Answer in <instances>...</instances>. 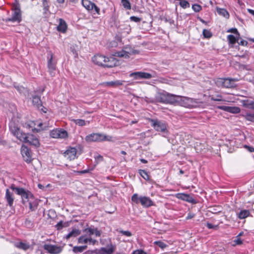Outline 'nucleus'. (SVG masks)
<instances>
[{"label":"nucleus","mask_w":254,"mask_h":254,"mask_svg":"<svg viewBox=\"0 0 254 254\" xmlns=\"http://www.w3.org/2000/svg\"><path fill=\"white\" fill-rule=\"evenodd\" d=\"M185 101L188 102V108H192L196 106V104L198 103L196 99L190 98L189 97H185Z\"/></svg>","instance_id":"cd10ccee"},{"label":"nucleus","mask_w":254,"mask_h":254,"mask_svg":"<svg viewBox=\"0 0 254 254\" xmlns=\"http://www.w3.org/2000/svg\"><path fill=\"white\" fill-rule=\"evenodd\" d=\"M247 11H248V12L249 13H250L251 14H252V15H253L254 16V10L248 8L247 9Z\"/></svg>","instance_id":"0e129e2a"},{"label":"nucleus","mask_w":254,"mask_h":254,"mask_svg":"<svg viewBox=\"0 0 254 254\" xmlns=\"http://www.w3.org/2000/svg\"><path fill=\"white\" fill-rule=\"evenodd\" d=\"M233 243H234V245H241L243 243V240H242L241 238L236 237L235 239L233 241Z\"/></svg>","instance_id":"09e8293b"},{"label":"nucleus","mask_w":254,"mask_h":254,"mask_svg":"<svg viewBox=\"0 0 254 254\" xmlns=\"http://www.w3.org/2000/svg\"><path fill=\"white\" fill-rule=\"evenodd\" d=\"M228 32H233L235 34H239L238 31L236 28H231L228 31Z\"/></svg>","instance_id":"e2e57ef3"},{"label":"nucleus","mask_w":254,"mask_h":254,"mask_svg":"<svg viewBox=\"0 0 254 254\" xmlns=\"http://www.w3.org/2000/svg\"><path fill=\"white\" fill-rule=\"evenodd\" d=\"M14 246L18 249H21L24 251H27V250L32 248L31 245H30L28 243H23L22 242L15 243L14 244Z\"/></svg>","instance_id":"a878e982"},{"label":"nucleus","mask_w":254,"mask_h":254,"mask_svg":"<svg viewBox=\"0 0 254 254\" xmlns=\"http://www.w3.org/2000/svg\"><path fill=\"white\" fill-rule=\"evenodd\" d=\"M48 67L49 69V71L52 76H53V72L54 71L56 70V63L54 61V55L51 52H50L48 54Z\"/></svg>","instance_id":"ddd939ff"},{"label":"nucleus","mask_w":254,"mask_h":254,"mask_svg":"<svg viewBox=\"0 0 254 254\" xmlns=\"http://www.w3.org/2000/svg\"><path fill=\"white\" fill-rule=\"evenodd\" d=\"M227 39L229 42L232 44H234L236 42H237L238 39H236V38L233 35H229L227 36Z\"/></svg>","instance_id":"79ce46f5"},{"label":"nucleus","mask_w":254,"mask_h":254,"mask_svg":"<svg viewBox=\"0 0 254 254\" xmlns=\"http://www.w3.org/2000/svg\"><path fill=\"white\" fill-rule=\"evenodd\" d=\"M138 171L139 174L144 179L146 180H148L149 179V176L146 171L144 170H139Z\"/></svg>","instance_id":"ea45409f"},{"label":"nucleus","mask_w":254,"mask_h":254,"mask_svg":"<svg viewBox=\"0 0 254 254\" xmlns=\"http://www.w3.org/2000/svg\"><path fill=\"white\" fill-rule=\"evenodd\" d=\"M250 215V212L248 210H242L237 214L238 217L240 219H245Z\"/></svg>","instance_id":"c85d7f7f"},{"label":"nucleus","mask_w":254,"mask_h":254,"mask_svg":"<svg viewBox=\"0 0 254 254\" xmlns=\"http://www.w3.org/2000/svg\"><path fill=\"white\" fill-rule=\"evenodd\" d=\"M32 102L34 105L36 106L37 107H39V106L41 105V99L39 96H34L33 97Z\"/></svg>","instance_id":"c9c22d12"},{"label":"nucleus","mask_w":254,"mask_h":254,"mask_svg":"<svg viewBox=\"0 0 254 254\" xmlns=\"http://www.w3.org/2000/svg\"><path fill=\"white\" fill-rule=\"evenodd\" d=\"M93 62L98 65L104 67H112L117 65V61L113 57H106L101 55H95L92 58Z\"/></svg>","instance_id":"7ed1b4c3"},{"label":"nucleus","mask_w":254,"mask_h":254,"mask_svg":"<svg viewBox=\"0 0 254 254\" xmlns=\"http://www.w3.org/2000/svg\"><path fill=\"white\" fill-rule=\"evenodd\" d=\"M50 135L52 138L58 139H66L68 136L67 132L62 128L53 129L50 131Z\"/></svg>","instance_id":"6e6552de"},{"label":"nucleus","mask_w":254,"mask_h":254,"mask_svg":"<svg viewBox=\"0 0 254 254\" xmlns=\"http://www.w3.org/2000/svg\"><path fill=\"white\" fill-rule=\"evenodd\" d=\"M43 6L44 7V9L45 10H48L49 6L48 5V2H47V0H43Z\"/></svg>","instance_id":"bf43d9fd"},{"label":"nucleus","mask_w":254,"mask_h":254,"mask_svg":"<svg viewBox=\"0 0 254 254\" xmlns=\"http://www.w3.org/2000/svg\"><path fill=\"white\" fill-rule=\"evenodd\" d=\"M241 103L244 107L254 110V100L244 99L241 100Z\"/></svg>","instance_id":"b1692460"},{"label":"nucleus","mask_w":254,"mask_h":254,"mask_svg":"<svg viewBox=\"0 0 254 254\" xmlns=\"http://www.w3.org/2000/svg\"><path fill=\"white\" fill-rule=\"evenodd\" d=\"M237 43L241 45L242 46H247L248 44V42L244 40H241L240 42H239L238 40H237Z\"/></svg>","instance_id":"13d9d810"},{"label":"nucleus","mask_w":254,"mask_h":254,"mask_svg":"<svg viewBox=\"0 0 254 254\" xmlns=\"http://www.w3.org/2000/svg\"><path fill=\"white\" fill-rule=\"evenodd\" d=\"M80 234V231L78 229H74L65 236L66 239H69L70 237H75Z\"/></svg>","instance_id":"c756f323"},{"label":"nucleus","mask_w":254,"mask_h":254,"mask_svg":"<svg viewBox=\"0 0 254 254\" xmlns=\"http://www.w3.org/2000/svg\"><path fill=\"white\" fill-rule=\"evenodd\" d=\"M71 50L73 54L75 55V56H77V53L75 50L72 49L71 48Z\"/></svg>","instance_id":"338daca9"},{"label":"nucleus","mask_w":254,"mask_h":254,"mask_svg":"<svg viewBox=\"0 0 254 254\" xmlns=\"http://www.w3.org/2000/svg\"><path fill=\"white\" fill-rule=\"evenodd\" d=\"M25 143H28L36 147H39L40 145L38 137L32 134H28Z\"/></svg>","instance_id":"2eb2a0df"},{"label":"nucleus","mask_w":254,"mask_h":254,"mask_svg":"<svg viewBox=\"0 0 254 254\" xmlns=\"http://www.w3.org/2000/svg\"><path fill=\"white\" fill-rule=\"evenodd\" d=\"M43 248L50 254H59L63 250V247L51 244H45Z\"/></svg>","instance_id":"9b49d317"},{"label":"nucleus","mask_w":254,"mask_h":254,"mask_svg":"<svg viewBox=\"0 0 254 254\" xmlns=\"http://www.w3.org/2000/svg\"><path fill=\"white\" fill-rule=\"evenodd\" d=\"M87 249V245H83V246H74L73 247L72 252L75 254H77L78 253H82L84 250H86Z\"/></svg>","instance_id":"7c9ffc66"},{"label":"nucleus","mask_w":254,"mask_h":254,"mask_svg":"<svg viewBox=\"0 0 254 254\" xmlns=\"http://www.w3.org/2000/svg\"><path fill=\"white\" fill-rule=\"evenodd\" d=\"M105 85L108 86L116 87L123 85V81L117 80L115 81H110L105 83Z\"/></svg>","instance_id":"2f4dec72"},{"label":"nucleus","mask_w":254,"mask_h":254,"mask_svg":"<svg viewBox=\"0 0 254 254\" xmlns=\"http://www.w3.org/2000/svg\"><path fill=\"white\" fill-rule=\"evenodd\" d=\"M122 5L126 9L129 10L131 9L130 3L128 0H121Z\"/></svg>","instance_id":"4c0bfd02"},{"label":"nucleus","mask_w":254,"mask_h":254,"mask_svg":"<svg viewBox=\"0 0 254 254\" xmlns=\"http://www.w3.org/2000/svg\"><path fill=\"white\" fill-rule=\"evenodd\" d=\"M141 196H138V194L134 193L131 196V201L135 204L140 203Z\"/></svg>","instance_id":"72a5a7b5"},{"label":"nucleus","mask_w":254,"mask_h":254,"mask_svg":"<svg viewBox=\"0 0 254 254\" xmlns=\"http://www.w3.org/2000/svg\"><path fill=\"white\" fill-rule=\"evenodd\" d=\"M179 97L181 98V99L180 100H179L178 102H177L176 104H180L181 105L188 108V102L187 101H185V97H183L181 96H179Z\"/></svg>","instance_id":"a19ab883"},{"label":"nucleus","mask_w":254,"mask_h":254,"mask_svg":"<svg viewBox=\"0 0 254 254\" xmlns=\"http://www.w3.org/2000/svg\"><path fill=\"white\" fill-rule=\"evenodd\" d=\"M77 243L80 244H87V236L86 235L80 236L77 240Z\"/></svg>","instance_id":"473e14b6"},{"label":"nucleus","mask_w":254,"mask_h":254,"mask_svg":"<svg viewBox=\"0 0 254 254\" xmlns=\"http://www.w3.org/2000/svg\"><path fill=\"white\" fill-rule=\"evenodd\" d=\"M176 197L181 200L186 201L187 202L195 204L196 203V200L190 194L179 193L176 194Z\"/></svg>","instance_id":"a211bd4d"},{"label":"nucleus","mask_w":254,"mask_h":254,"mask_svg":"<svg viewBox=\"0 0 254 254\" xmlns=\"http://www.w3.org/2000/svg\"><path fill=\"white\" fill-rule=\"evenodd\" d=\"M202 33L205 38H209L212 36V33L207 29H204Z\"/></svg>","instance_id":"8fccbe9b"},{"label":"nucleus","mask_w":254,"mask_h":254,"mask_svg":"<svg viewBox=\"0 0 254 254\" xmlns=\"http://www.w3.org/2000/svg\"><path fill=\"white\" fill-rule=\"evenodd\" d=\"M82 5L88 11L93 14H100V9L94 2L90 0H82Z\"/></svg>","instance_id":"39448f33"},{"label":"nucleus","mask_w":254,"mask_h":254,"mask_svg":"<svg viewBox=\"0 0 254 254\" xmlns=\"http://www.w3.org/2000/svg\"><path fill=\"white\" fill-rule=\"evenodd\" d=\"M219 109H221L222 110H224L225 111L231 113H234L237 114L239 113L240 112V109L239 107H229V106H218V107Z\"/></svg>","instance_id":"4be33fe9"},{"label":"nucleus","mask_w":254,"mask_h":254,"mask_svg":"<svg viewBox=\"0 0 254 254\" xmlns=\"http://www.w3.org/2000/svg\"><path fill=\"white\" fill-rule=\"evenodd\" d=\"M74 122L75 124L77 125H78L79 126H84L86 125L87 124H89V122L88 121L86 122L84 120H81V119H76L74 120Z\"/></svg>","instance_id":"e433bc0d"},{"label":"nucleus","mask_w":254,"mask_h":254,"mask_svg":"<svg viewBox=\"0 0 254 254\" xmlns=\"http://www.w3.org/2000/svg\"><path fill=\"white\" fill-rule=\"evenodd\" d=\"M243 117L247 121L254 122V113H247Z\"/></svg>","instance_id":"58836bf2"},{"label":"nucleus","mask_w":254,"mask_h":254,"mask_svg":"<svg viewBox=\"0 0 254 254\" xmlns=\"http://www.w3.org/2000/svg\"><path fill=\"white\" fill-rule=\"evenodd\" d=\"M239 81L236 78H219L217 81L218 85L225 88H233L236 86L235 82Z\"/></svg>","instance_id":"423d86ee"},{"label":"nucleus","mask_w":254,"mask_h":254,"mask_svg":"<svg viewBox=\"0 0 254 254\" xmlns=\"http://www.w3.org/2000/svg\"><path fill=\"white\" fill-rule=\"evenodd\" d=\"M151 123L154 129L157 131H160L164 133L167 132V126L165 123L157 120H151Z\"/></svg>","instance_id":"1a4fd4ad"},{"label":"nucleus","mask_w":254,"mask_h":254,"mask_svg":"<svg viewBox=\"0 0 254 254\" xmlns=\"http://www.w3.org/2000/svg\"><path fill=\"white\" fill-rule=\"evenodd\" d=\"M130 20L131 21L135 22H139L141 20V18L134 16H132L130 17Z\"/></svg>","instance_id":"864d4df0"},{"label":"nucleus","mask_w":254,"mask_h":254,"mask_svg":"<svg viewBox=\"0 0 254 254\" xmlns=\"http://www.w3.org/2000/svg\"><path fill=\"white\" fill-rule=\"evenodd\" d=\"M116 249V246L111 244L108 245L107 248H101L99 251L98 254H112Z\"/></svg>","instance_id":"aec40b11"},{"label":"nucleus","mask_w":254,"mask_h":254,"mask_svg":"<svg viewBox=\"0 0 254 254\" xmlns=\"http://www.w3.org/2000/svg\"><path fill=\"white\" fill-rule=\"evenodd\" d=\"M98 250L95 249L94 250H88L86 251L83 254H98Z\"/></svg>","instance_id":"5fc2aeb1"},{"label":"nucleus","mask_w":254,"mask_h":254,"mask_svg":"<svg viewBox=\"0 0 254 254\" xmlns=\"http://www.w3.org/2000/svg\"><path fill=\"white\" fill-rule=\"evenodd\" d=\"M216 11L219 15L224 17L226 19L229 18V13L226 9L216 7Z\"/></svg>","instance_id":"bb28decb"},{"label":"nucleus","mask_w":254,"mask_h":254,"mask_svg":"<svg viewBox=\"0 0 254 254\" xmlns=\"http://www.w3.org/2000/svg\"><path fill=\"white\" fill-rule=\"evenodd\" d=\"M10 189L21 196L23 204L29 202V209L31 211H34L37 208L38 202L35 199L33 194L30 191L22 188L16 187L14 185L10 186Z\"/></svg>","instance_id":"f257e3e1"},{"label":"nucleus","mask_w":254,"mask_h":254,"mask_svg":"<svg viewBox=\"0 0 254 254\" xmlns=\"http://www.w3.org/2000/svg\"><path fill=\"white\" fill-rule=\"evenodd\" d=\"M102 133H94L87 135L85 139L87 142H100L101 141Z\"/></svg>","instance_id":"f3484780"},{"label":"nucleus","mask_w":254,"mask_h":254,"mask_svg":"<svg viewBox=\"0 0 254 254\" xmlns=\"http://www.w3.org/2000/svg\"><path fill=\"white\" fill-rule=\"evenodd\" d=\"M5 198L9 206L13 205L14 197L13 193L10 192L8 189L6 190Z\"/></svg>","instance_id":"393cba45"},{"label":"nucleus","mask_w":254,"mask_h":254,"mask_svg":"<svg viewBox=\"0 0 254 254\" xmlns=\"http://www.w3.org/2000/svg\"><path fill=\"white\" fill-rule=\"evenodd\" d=\"M244 235L243 232H241L237 236V237H240Z\"/></svg>","instance_id":"774afa93"},{"label":"nucleus","mask_w":254,"mask_h":254,"mask_svg":"<svg viewBox=\"0 0 254 254\" xmlns=\"http://www.w3.org/2000/svg\"><path fill=\"white\" fill-rule=\"evenodd\" d=\"M97 241L95 239H92L91 236H87V243L95 245Z\"/></svg>","instance_id":"3c124183"},{"label":"nucleus","mask_w":254,"mask_h":254,"mask_svg":"<svg viewBox=\"0 0 254 254\" xmlns=\"http://www.w3.org/2000/svg\"><path fill=\"white\" fill-rule=\"evenodd\" d=\"M206 226L208 229H216L218 227L217 226L214 225L210 223H207Z\"/></svg>","instance_id":"6e6d98bb"},{"label":"nucleus","mask_w":254,"mask_h":254,"mask_svg":"<svg viewBox=\"0 0 254 254\" xmlns=\"http://www.w3.org/2000/svg\"><path fill=\"white\" fill-rule=\"evenodd\" d=\"M12 13L11 17L6 19V21L16 22L19 23L22 20L20 6L18 3H15L12 7Z\"/></svg>","instance_id":"20e7f679"},{"label":"nucleus","mask_w":254,"mask_h":254,"mask_svg":"<svg viewBox=\"0 0 254 254\" xmlns=\"http://www.w3.org/2000/svg\"><path fill=\"white\" fill-rule=\"evenodd\" d=\"M63 223L62 221H60L56 225V227L58 230L62 229L63 228Z\"/></svg>","instance_id":"4d7b16f0"},{"label":"nucleus","mask_w":254,"mask_h":254,"mask_svg":"<svg viewBox=\"0 0 254 254\" xmlns=\"http://www.w3.org/2000/svg\"><path fill=\"white\" fill-rule=\"evenodd\" d=\"M21 153L24 160L28 163H30L32 160L31 152L26 146L22 145L21 148Z\"/></svg>","instance_id":"f8f14e48"},{"label":"nucleus","mask_w":254,"mask_h":254,"mask_svg":"<svg viewBox=\"0 0 254 254\" xmlns=\"http://www.w3.org/2000/svg\"><path fill=\"white\" fill-rule=\"evenodd\" d=\"M83 232L87 236H91V235L95 234L96 237H100L101 235V231L98 230L97 228H94L91 227L85 229L83 230Z\"/></svg>","instance_id":"6ab92c4d"},{"label":"nucleus","mask_w":254,"mask_h":254,"mask_svg":"<svg viewBox=\"0 0 254 254\" xmlns=\"http://www.w3.org/2000/svg\"><path fill=\"white\" fill-rule=\"evenodd\" d=\"M112 139H113V137L112 136L107 135H105V134L102 133L101 141H113Z\"/></svg>","instance_id":"a18cd8bd"},{"label":"nucleus","mask_w":254,"mask_h":254,"mask_svg":"<svg viewBox=\"0 0 254 254\" xmlns=\"http://www.w3.org/2000/svg\"><path fill=\"white\" fill-rule=\"evenodd\" d=\"M77 150L74 147H69L64 153V155L69 160H74L76 158Z\"/></svg>","instance_id":"dca6fc26"},{"label":"nucleus","mask_w":254,"mask_h":254,"mask_svg":"<svg viewBox=\"0 0 254 254\" xmlns=\"http://www.w3.org/2000/svg\"><path fill=\"white\" fill-rule=\"evenodd\" d=\"M140 161L142 163H147V161L144 159H140Z\"/></svg>","instance_id":"69168bd1"},{"label":"nucleus","mask_w":254,"mask_h":254,"mask_svg":"<svg viewBox=\"0 0 254 254\" xmlns=\"http://www.w3.org/2000/svg\"><path fill=\"white\" fill-rule=\"evenodd\" d=\"M179 4H180V6L183 8H184V9L187 8H189V7H190V3L188 1H187L186 0L180 1Z\"/></svg>","instance_id":"37998d69"},{"label":"nucleus","mask_w":254,"mask_h":254,"mask_svg":"<svg viewBox=\"0 0 254 254\" xmlns=\"http://www.w3.org/2000/svg\"><path fill=\"white\" fill-rule=\"evenodd\" d=\"M118 232L121 233L122 235L126 236L127 237H131L132 236L131 233L129 231H124L122 230H117Z\"/></svg>","instance_id":"de8ad7c7"},{"label":"nucleus","mask_w":254,"mask_h":254,"mask_svg":"<svg viewBox=\"0 0 254 254\" xmlns=\"http://www.w3.org/2000/svg\"><path fill=\"white\" fill-rule=\"evenodd\" d=\"M154 244L158 246L160 248L164 249V248H166L167 245L165 244L164 242L158 241H155L154 242Z\"/></svg>","instance_id":"49530a36"},{"label":"nucleus","mask_w":254,"mask_h":254,"mask_svg":"<svg viewBox=\"0 0 254 254\" xmlns=\"http://www.w3.org/2000/svg\"><path fill=\"white\" fill-rule=\"evenodd\" d=\"M141 202L140 204L144 207H149L151 206L154 205V203L153 201L149 197L147 196H141V198L140 199Z\"/></svg>","instance_id":"412c9836"},{"label":"nucleus","mask_w":254,"mask_h":254,"mask_svg":"<svg viewBox=\"0 0 254 254\" xmlns=\"http://www.w3.org/2000/svg\"><path fill=\"white\" fill-rule=\"evenodd\" d=\"M11 131L13 134L20 141L25 142L28 134L22 132L19 128L14 127L11 128Z\"/></svg>","instance_id":"4468645a"},{"label":"nucleus","mask_w":254,"mask_h":254,"mask_svg":"<svg viewBox=\"0 0 254 254\" xmlns=\"http://www.w3.org/2000/svg\"><path fill=\"white\" fill-rule=\"evenodd\" d=\"M194 214L190 213L188 214V216L186 217V219L187 220L190 219L192 218L193 217H194Z\"/></svg>","instance_id":"052dcab7"},{"label":"nucleus","mask_w":254,"mask_h":254,"mask_svg":"<svg viewBox=\"0 0 254 254\" xmlns=\"http://www.w3.org/2000/svg\"><path fill=\"white\" fill-rule=\"evenodd\" d=\"M59 32L64 33L67 29V25L64 20L62 18L59 19V23L57 27Z\"/></svg>","instance_id":"5701e85b"},{"label":"nucleus","mask_w":254,"mask_h":254,"mask_svg":"<svg viewBox=\"0 0 254 254\" xmlns=\"http://www.w3.org/2000/svg\"><path fill=\"white\" fill-rule=\"evenodd\" d=\"M245 148H248V150L250 152H254V148L253 147L249 146L247 145L245 146Z\"/></svg>","instance_id":"680f3d73"},{"label":"nucleus","mask_w":254,"mask_h":254,"mask_svg":"<svg viewBox=\"0 0 254 254\" xmlns=\"http://www.w3.org/2000/svg\"><path fill=\"white\" fill-rule=\"evenodd\" d=\"M139 52L136 50L130 47H126L121 51L117 52L115 53V56L127 59L129 58L131 55L137 54Z\"/></svg>","instance_id":"0eeeda50"},{"label":"nucleus","mask_w":254,"mask_h":254,"mask_svg":"<svg viewBox=\"0 0 254 254\" xmlns=\"http://www.w3.org/2000/svg\"><path fill=\"white\" fill-rule=\"evenodd\" d=\"M180 99L178 95L170 94L163 90L156 94L154 102L163 104H176Z\"/></svg>","instance_id":"f03ea898"},{"label":"nucleus","mask_w":254,"mask_h":254,"mask_svg":"<svg viewBox=\"0 0 254 254\" xmlns=\"http://www.w3.org/2000/svg\"><path fill=\"white\" fill-rule=\"evenodd\" d=\"M132 254H147V253L141 249H139L133 251Z\"/></svg>","instance_id":"603ef678"},{"label":"nucleus","mask_w":254,"mask_h":254,"mask_svg":"<svg viewBox=\"0 0 254 254\" xmlns=\"http://www.w3.org/2000/svg\"><path fill=\"white\" fill-rule=\"evenodd\" d=\"M192 9L195 12H198L202 10V6L198 4H194L192 5Z\"/></svg>","instance_id":"c03bdc74"},{"label":"nucleus","mask_w":254,"mask_h":254,"mask_svg":"<svg viewBox=\"0 0 254 254\" xmlns=\"http://www.w3.org/2000/svg\"><path fill=\"white\" fill-rule=\"evenodd\" d=\"M129 76L130 77H132L135 80L140 79H149L154 77V76L149 73L142 71L130 73L129 75Z\"/></svg>","instance_id":"9d476101"},{"label":"nucleus","mask_w":254,"mask_h":254,"mask_svg":"<svg viewBox=\"0 0 254 254\" xmlns=\"http://www.w3.org/2000/svg\"><path fill=\"white\" fill-rule=\"evenodd\" d=\"M210 99L212 101H225V100H224L222 96L220 94H218L216 96L211 95L210 96Z\"/></svg>","instance_id":"f704fd0d"}]
</instances>
